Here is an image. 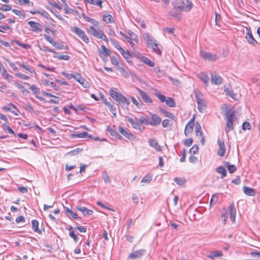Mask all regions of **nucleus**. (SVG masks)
<instances>
[{
	"instance_id": "nucleus-16",
	"label": "nucleus",
	"mask_w": 260,
	"mask_h": 260,
	"mask_svg": "<svg viewBox=\"0 0 260 260\" xmlns=\"http://www.w3.org/2000/svg\"><path fill=\"white\" fill-rule=\"evenodd\" d=\"M77 81L80 83L82 86L85 88H88L89 86V83L86 81L84 78H83L81 75L79 73H75V78Z\"/></svg>"
},
{
	"instance_id": "nucleus-54",
	"label": "nucleus",
	"mask_w": 260,
	"mask_h": 260,
	"mask_svg": "<svg viewBox=\"0 0 260 260\" xmlns=\"http://www.w3.org/2000/svg\"><path fill=\"white\" fill-rule=\"evenodd\" d=\"M110 41L111 42L112 45H113V46L116 48L118 50L119 49V47H121L119 43H118V42H117L116 40L112 39V38H110Z\"/></svg>"
},
{
	"instance_id": "nucleus-44",
	"label": "nucleus",
	"mask_w": 260,
	"mask_h": 260,
	"mask_svg": "<svg viewBox=\"0 0 260 260\" xmlns=\"http://www.w3.org/2000/svg\"><path fill=\"white\" fill-rule=\"evenodd\" d=\"M102 177L105 182L110 183L111 179L106 171L103 172Z\"/></svg>"
},
{
	"instance_id": "nucleus-30",
	"label": "nucleus",
	"mask_w": 260,
	"mask_h": 260,
	"mask_svg": "<svg viewBox=\"0 0 260 260\" xmlns=\"http://www.w3.org/2000/svg\"><path fill=\"white\" fill-rule=\"evenodd\" d=\"M160 112L164 114V115L168 118L172 119L174 120H175L176 117L174 116V115L171 112L167 111L166 110L164 109L160 108Z\"/></svg>"
},
{
	"instance_id": "nucleus-13",
	"label": "nucleus",
	"mask_w": 260,
	"mask_h": 260,
	"mask_svg": "<svg viewBox=\"0 0 260 260\" xmlns=\"http://www.w3.org/2000/svg\"><path fill=\"white\" fill-rule=\"evenodd\" d=\"M137 90L145 103H151L152 102L151 98L149 96L147 92L138 88H137Z\"/></svg>"
},
{
	"instance_id": "nucleus-15",
	"label": "nucleus",
	"mask_w": 260,
	"mask_h": 260,
	"mask_svg": "<svg viewBox=\"0 0 260 260\" xmlns=\"http://www.w3.org/2000/svg\"><path fill=\"white\" fill-rule=\"evenodd\" d=\"M217 143L219 147V149L217 151V154L221 157H223L225 152V147L224 142L219 139L217 140Z\"/></svg>"
},
{
	"instance_id": "nucleus-58",
	"label": "nucleus",
	"mask_w": 260,
	"mask_h": 260,
	"mask_svg": "<svg viewBox=\"0 0 260 260\" xmlns=\"http://www.w3.org/2000/svg\"><path fill=\"white\" fill-rule=\"evenodd\" d=\"M172 125L169 119H165L162 121V126L164 127H168Z\"/></svg>"
},
{
	"instance_id": "nucleus-49",
	"label": "nucleus",
	"mask_w": 260,
	"mask_h": 260,
	"mask_svg": "<svg viewBox=\"0 0 260 260\" xmlns=\"http://www.w3.org/2000/svg\"><path fill=\"white\" fill-rule=\"evenodd\" d=\"M217 200H218V194L217 193L214 194L211 199L210 205H214L217 201Z\"/></svg>"
},
{
	"instance_id": "nucleus-22",
	"label": "nucleus",
	"mask_w": 260,
	"mask_h": 260,
	"mask_svg": "<svg viewBox=\"0 0 260 260\" xmlns=\"http://www.w3.org/2000/svg\"><path fill=\"white\" fill-rule=\"evenodd\" d=\"M72 138H92V136L88 134V133L86 132H83L78 134H72L71 136Z\"/></svg>"
},
{
	"instance_id": "nucleus-21",
	"label": "nucleus",
	"mask_w": 260,
	"mask_h": 260,
	"mask_svg": "<svg viewBox=\"0 0 260 260\" xmlns=\"http://www.w3.org/2000/svg\"><path fill=\"white\" fill-rule=\"evenodd\" d=\"M161 121V119L160 117L156 114H152L151 117V121H150V124L153 126H156L159 125Z\"/></svg>"
},
{
	"instance_id": "nucleus-42",
	"label": "nucleus",
	"mask_w": 260,
	"mask_h": 260,
	"mask_svg": "<svg viewBox=\"0 0 260 260\" xmlns=\"http://www.w3.org/2000/svg\"><path fill=\"white\" fill-rule=\"evenodd\" d=\"M166 103V104L170 107H175L176 106L175 102L173 98H168Z\"/></svg>"
},
{
	"instance_id": "nucleus-39",
	"label": "nucleus",
	"mask_w": 260,
	"mask_h": 260,
	"mask_svg": "<svg viewBox=\"0 0 260 260\" xmlns=\"http://www.w3.org/2000/svg\"><path fill=\"white\" fill-rule=\"evenodd\" d=\"M43 30V26L34 21V31L41 32Z\"/></svg>"
},
{
	"instance_id": "nucleus-24",
	"label": "nucleus",
	"mask_w": 260,
	"mask_h": 260,
	"mask_svg": "<svg viewBox=\"0 0 260 260\" xmlns=\"http://www.w3.org/2000/svg\"><path fill=\"white\" fill-rule=\"evenodd\" d=\"M76 209L77 210L81 211L85 216L92 215L93 213L92 210L88 209L85 207H77Z\"/></svg>"
},
{
	"instance_id": "nucleus-51",
	"label": "nucleus",
	"mask_w": 260,
	"mask_h": 260,
	"mask_svg": "<svg viewBox=\"0 0 260 260\" xmlns=\"http://www.w3.org/2000/svg\"><path fill=\"white\" fill-rule=\"evenodd\" d=\"M151 180L152 177L148 175H146L143 178L141 182L149 183L151 181Z\"/></svg>"
},
{
	"instance_id": "nucleus-34",
	"label": "nucleus",
	"mask_w": 260,
	"mask_h": 260,
	"mask_svg": "<svg viewBox=\"0 0 260 260\" xmlns=\"http://www.w3.org/2000/svg\"><path fill=\"white\" fill-rule=\"evenodd\" d=\"M108 131H109L110 135L115 137L116 139H119L120 138H121V136L118 134V133L116 131L111 128H108Z\"/></svg>"
},
{
	"instance_id": "nucleus-3",
	"label": "nucleus",
	"mask_w": 260,
	"mask_h": 260,
	"mask_svg": "<svg viewBox=\"0 0 260 260\" xmlns=\"http://www.w3.org/2000/svg\"><path fill=\"white\" fill-rule=\"evenodd\" d=\"M192 7V3L189 0H176L174 5L175 9L186 12L190 11Z\"/></svg>"
},
{
	"instance_id": "nucleus-47",
	"label": "nucleus",
	"mask_w": 260,
	"mask_h": 260,
	"mask_svg": "<svg viewBox=\"0 0 260 260\" xmlns=\"http://www.w3.org/2000/svg\"><path fill=\"white\" fill-rule=\"evenodd\" d=\"M199 147L198 145H193L189 150V153L193 154H196L198 152Z\"/></svg>"
},
{
	"instance_id": "nucleus-64",
	"label": "nucleus",
	"mask_w": 260,
	"mask_h": 260,
	"mask_svg": "<svg viewBox=\"0 0 260 260\" xmlns=\"http://www.w3.org/2000/svg\"><path fill=\"white\" fill-rule=\"evenodd\" d=\"M189 160L190 162L194 164L198 161V159L197 157L193 155H190L189 157Z\"/></svg>"
},
{
	"instance_id": "nucleus-4",
	"label": "nucleus",
	"mask_w": 260,
	"mask_h": 260,
	"mask_svg": "<svg viewBox=\"0 0 260 260\" xmlns=\"http://www.w3.org/2000/svg\"><path fill=\"white\" fill-rule=\"evenodd\" d=\"M196 101L198 104V109L200 112H204L206 107V102L204 100V95L198 90L194 91Z\"/></svg>"
},
{
	"instance_id": "nucleus-2",
	"label": "nucleus",
	"mask_w": 260,
	"mask_h": 260,
	"mask_svg": "<svg viewBox=\"0 0 260 260\" xmlns=\"http://www.w3.org/2000/svg\"><path fill=\"white\" fill-rule=\"evenodd\" d=\"M110 94L112 98L119 104L122 103L128 105L130 104V102L128 99L122 95L120 92H118L117 88H112L110 91Z\"/></svg>"
},
{
	"instance_id": "nucleus-6",
	"label": "nucleus",
	"mask_w": 260,
	"mask_h": 260,
	"mask_svg": "<svg viewBox=\"0 0 260 260\" xmlns=\"http://www.w3.org/2000/svg\"><path fill=\"white\" fill-rule=\"evenodd\" d=\"M71 30L79 37H80L84 42L86 43L89 42V38L82 29L78 27L74 26L72 27Z\"/></svg>"
},
{
	"instance_id": "nucleus-53",
	"label": "nucleus",
	"mask_w": 260,
	"mask_h": 260,
	"mask_svg": "<svg viewBox=\"0 0 260 260\" xmlns=\"http://www.w3.org/2000/svg\"><path fill=\"white\" fill-rule=\"evenodd\" d=\"M251 126L249 122L245 121V122H243V123L242 124V129L243 130H244V131H245L246 129L250 130V129H251Z\"/></svg>"
},
{
	"instance_id": "nucleus-32",
	"label": "nucleus",
	"mask_w": 260,
	"mask_h": 260,
	"mask_svg": "<svg viewBox=\"0 0 260 260\" xmlns=\"http://www.w3.org/2000/svg\"><path fill=\"white\" fill-rule=\"evenodd\" d=\"M216 171L221 175V178H223L226 176V171L225 169L222 167L220 166L216 168Z\"/></svg>"
},
{
	"instance_id": "nucleus-27",
	"label": "nucleus",
	"mask_w": 260,
	"mask_h": 260,
	"mask_svg": "<svg viewBox=\"0 0 260 260\" xmlns=\"http://www.w3.org/2000/svg\"><path fill=\"white\" fill-rule=\"evenodd\" d=\"M126 119L127 121L132 125L133 128L137 129H141L140 125L137 121H136L133 118L129 117H127Z\"/></svg>"
},
{
	"instance_id": "nucleus-56",
	"label": "nucleus",
	"mask_w": 260,
	"mask_h": 260,
	"mask_svg": "<svg viewBox=\"0 0 260 260\" xmlns=\"http://www.w3.org/2000/svg\"><path fill=\"white\" fill-rule=\"evenodd\" d=\"M61 74L69 80L72 78H75V73L72 74H67L64 72H62Z\"/></svg>"
},
{
	"instance_id": "nucleus-55",
	"label": "nucleus",
	"mask_w": 260,
	"mask_h": 260,
	"mask_svg": "<svg viewBox=\"0 0 260 260\" xmlns=\"http://www.w3.org/2000/svg\"><path fill=\"white\" fill-rule=\"evenodd\" d=\"M85 20L89 22H91L93 25L97 26L99 24L98 21H96L93 18H90V17H86L85 18Z\"/></svg>"
},
{
	"instance_id": "nucleus-12",
	"label": "nucleus",
	"mask_w": 260,
	"mask_h": 260,
	"mask_svg": "<svg viewBox=\"0 0 260 260\" xmlns=\"http://www.w3.org/2000/svg\"><path fill=\"white\" fill-rule=\"evenodd\" d=\"M228 211L230 215V219L233 223H235V218L236 215V209L234 203L230 204L228 207Z\"/></svg>"
},
{
	"instance_id": "nucleus-45",
	"label": "nucleus",
	"mask_w": 260,
	"mask_h": 260,
	"mask_svg": "<svg viewBox=\"0 0 260 260\" xmlns=\"http://www.w3.org/2000/svg\"><path fill=\"white\" fill-rule=\"evenodd\" d=\"M118 70L120 71L121 74L125 77V78H129V73L126 71V70L123 68V67H119L118 68Z\"/></svg>"
},
{
	"instance_id": "nucleus-19",
	"label": "nucleus",
	"mask_w": 260,
	"mask_h": 260,
	"mask_svg": "<svg viewBox=\"0 0 260 260\" xmlns=\"http://www.w3.org/2000/svg\"><path fill=\"white\" fill-rule=\"evenodd\" d=\"M247 32L246 35V38L248 42L252 44L253 46H255L257 44V42L253 38L250 29L248 28H246Z\"/></svg>"
},
{
	"instance_id": "nucleus-8",
	"label": "nucleus",
	"mask_w": 260,
	"mask_h": 260,
	"mask_svg": "<svg viewBox=\"0 0 260 260\" xmlns=\"http://www.w3.org/2000/svg\"><path fill=\"white\" fill-rule=\"evenodd\" d=\"M211 82L213 84L220 85L222 83V78L216 72L210 73Z\"/></svg>"
},
{
	"instance_id": "nucleus-52",
	"label": "nucleus",
	"mask_w": 260,
	"mask_h": 260,
	"mask_svg": "<svg viewBox=\"0 0 260 260\" xmlns=\"http://www.w3.org/2000/svg\"><path fill=\"white\" fill-rule=\"evenodd\" d=\"M125 56H123V57L127 60V61L130 63L132 64L133 63V61L129 60V58L132 56L130 52L129 51H126V53L124 54Z\"/></svg>"
},
{
	"instance_id": "nucleus-57",
	"label": "nucleus",
	"mask_w": 260,
	"mask_h": 260,
	"mask_svg": "<svg viewBox=\"0 0 260 260\" xmlns=\"http://www.w3.org/2000/svg\"><path fill=\"white\" fill-rule=\"evenodd\" d=\"M110 60L112 64L117 66L119 64V61L114 56H112L110 57Z\"/></svg>"
},
{
	"instance_id": "nucleus-61",
	"label": "nucleus",
	"mask_w": 260,
	"mask_h": 260,
	"mask_svg": "<svg viewBox=\"0 0 260 260\" xmlns=\"http://www.w3.org/2000/svg\"><path fill=\"white\" fill-rule=\"evenodd\" d=\"M140 122L144 124L145 125H148L150 124V121H148V119L146 118H145L144 117H141L140 118Z\"/></svg>"
},
{
	"instance_id": "nucleus-25",
	"label": "nucleus",
	"mask_w": 260,
	"mask_h": 260,
	"mask_svg": "<svg viewBox=\"0 0 260 260\" xmlns=\"http://www.w3.org/2000/svg\"><path fill=\"white\" fill-rule=\"evenodd\" d=\"M149 144L150 146L155 148L158 151L161 150V147L159 145L157 141L154 139L149 140Z\"/></svg>"
},
{
	"instance_id": "nucleus-23",
	"label": "nucleus",
	"mask_w": 260,
	"mask_h": 260,
	"mask_svg": "<svg viewBox=\"0 0 260 260\" xmlns=\"http://www.w3.org/2000/svg\"><path fill=\"white\" fill-rule=\"evenodd\" d=\"M243 191L245 194L249 196H254L256 193L255 189L246 186L243 187Z\"/></svg>"
},
{
	"instance_id": "nucleus-10",
	"label": "nucleus",
	"mask_w": 260,
	"mask_h": 260,
	"mask_svg": "<svg viewBox=\"0 0 260 260\" xmlns=\"http://www.w3.org/2000/svg\"><path fill=\"white\" fill-rule=\"evenodd\" d=\"M146 253V250L145 249H140L132 252L128 255L129 258L135 259L136 258H141L143 255Z\"/></svg>"
},
{
	"instance_id": "nucleus-62",
	"label": "nucleus",
	"mask_w": 260,
	"mask_h": 260,
	"mask_svg": "<svg viewBox=\"0 0 260 260\" xmlns=\"http://www.w3.org/2000/svg\"><path fill=\"white\" fill-rule=\"evenodd\" d=\"M174 181L179 185H182L184 183V180L181 178L176 177L174 179Z\"/></svg>"
},
{
	"instance_id": "nucleus-18",
	"label": "nucleus",
	"mask_w": 260,
	"mask_h": 260,
	"mask_svg": "<svg viewBox=\"0 0 260 260\" xmlns=\"http://www.w3.org/2000/svg\"><path fill=\"white\" fill-rule=\"evenodd\" d=\"M118 129L119 132L124 136L125 137H126L127 139L132 140H134L135 138V136L131 132L126 131L125 129L122 126H119Z\"/></svg>"
},
{
	"instance_id": "nucleus-38",
	"label": "nucleus",
	"mask_w": 260,
	"mask_h": 260,
	"mask_svg": "<svg viewBox=\"0 0 260 260\" xmlns=\"http://www.w3.org/2000/svg\"><path fill=\"white\" fill-rule=\"evenodd\" d=\"M48 3L50 6L53 8H56L59 11H61L62 10V7L59 5V3H56L54 1H51L49 2Z\"/></svg>"
},
{
	"instance_id": "nucleus-29",
	"label": "nucleus",
	"mask_w": 260,
	"mask_h": 260,
	"mask_svg": "<svg viewBox=\"0 0 260 260\" xmlns=\"http://www.w3.org/2000/svg\"><path fill=\"white\" fill-rule=\"evenodd\" d=\"M34 231L40 235L42 234V232H45L44 229L39 228V222L37 220H34Z\"/></svg>"
},
{
	"instance_id": "nucleus-37",
	"label": "nucleus",
	"mask_w": 260,
	"mask_h": 260,
	"mask_svg": "<svg viewBox=\"0 0 260 260\" xmlns=\"http://www.w3.org/2000/svg\"><path fill=\"white\" fill-rule=\"evenodd\" d=\"M195 132L197 136H202V134H203L202 131L201 126L198 122H196L195 123Z\"/></svg>"
},
{
	"instance_id": "nucleus-41",
	"label": "nucleus",
	"mask_w": 260,
	"mask_h": 260,
	"mask_svg": "<svg viewBox=\"0 0 260 260\" xmlns=\"http://www.w3.org/2000/svg\"><path fill=\"white\" fill-rule=\"evenodd\" d=\"M56 54H54V57L55 58H58L59 60H68L70 59V56L67 55H56Z\"/></svg>"
},
{
	"instance_id": "nucleus-40",
	"label": "nucleus",
	"mask_w": 260,
	"mask_h": 260,
	"mask_svg": "<svg viewBox=\"0 0 260 260\" xmlns=\"http://www.w3.org/2000/svg\"><path fill=\"white\" fill-rule=\"evenodd\" d=\"M83 151V149L82 148H77L75 149L70 152H69L67 154H69L70 155H75L78 154V153L81 152Z\"/></svg>"
},
{
	"instance_id": "nucleus-9",
	"label": "nucleus",
	"mask_w": 260,
	"mask_h": 260,
	"mask_svg": "<svg viewBox=\"0 0 260 260\" xmlns=\"http://www.w3.org/2000/svg\"><path fill=\"white\" fill-rule=\"evenodd\" d=\"M194 116H193V117L188 122L185 126L184 134L186 136H187L189 134L192 133L194 124Z\"/></svg>"
},
{
	"instance_id": "nucleus-14",
	"label": "nucleus",
	"mask_w": 260,
	"mask_h": 260,
	"mask_svg": "<svg viewBox=\"0 0 260 260\" xmlns=\"http://www.w3.org/2000/svg\"><path fill=\"white\" fill-rule=\"evenodd\" d=\"M144 38L146 41L147 46L149 48H151L154 44L156 43V40L148 33L144 35Z\"/></svg>"
},
{
	"instance_id": "nucleus-28",
	"label": "nucleus",
	"mask_w": 260,
	"mask_h": 260,
	"mask_svg": "<svg viewBox=\"0 0 260 260\" xmlns=\"http://www.w3.org/2000/svg\"><path fill=\"white\" fill-rule=\"evenodd\" d=\"M140 60L143 63L146 64L147 65L149 66L150 67H153L155 66V63L153 61H152L151 60H150V59L145 56H141Z\"/></svg>"
},
{
	"instance_id": "nucleus-48",
	"label": "nucleus",
	"mask_w": 260,
	"mask_h": 260,
	"mask_svg": "<svg viewBox=\"0 0 260 260\" xmlns=\"http://www.w3.org/2000/svg\"><path fill=\"white\" fill-rule=\"evenodd\" d=\"M112 17L111 15H104L103 16V21L106 23H109L112 21Z\"/></svg>"
},
{
	"instance_id": "nucleus-33",
	"label": "nucleus",
	"mask_w": 260,
	"mask_h": 260,
	"mask_svg": "<svg viewBox=\"0 0 260 260\" xmlns=\"http://www.w3.org/2000/svg\"><path fill=\"white\" fill-rule=\"evenodd\" d=\"M101 47L103 51V52H101L100 53H99V55L101 58H103L104 53L105 54V56H108L110 55L111 51L109 49L107 48L105 45H102Z\"/></svg>"
},
{
	"instance_id": "nucleus-60",
	"label": "nucleus",
	"mask_w": 260,
	"mask_h": 260,
	"mask_svg": "<svg viewBox=\"0 0 260 260\" xmlns=\"http://www.w3.org/2000/svg\"><path fill=\"white\" fill-rule=\"evenodd\" d=\"M64 13L67 14H70L74 13V10L69 7V6H66L64 9Z\"/></svg>"
},
{
	"instance_id": "nucleus-63",
	"label": "nucleus",
	"mask_w": 260,
	"mask_h": 260,
	"mask_svg": "<svg viewBox=\"0 0 260 260\" xmlns=\"http://www.w3.org/2000/svg\"><path fill=\"white\" fill-rule=\"evenodd\" d=\"M193 140L191 138L186 139L184 141V144L186 146H190L192 143Z\"/></svg>"
},
{
	"instance_id": "nucleus-59",
	"label": "nucleus",
	"mask_w": 260,
	"mask_h": 260,
	"mask_svg": "<svg viewBox=\"0 0 260 260\" xmlns=\"http://www.w3.org/2000/svg\"><path fill=\"white\" fill-rule=\"evenodd\" d=\"M228 169L230 173H233L236 171L237 168L235 165H231L228 166Z\"/></svg>"
},
{
	"instance_id": "nucleus-5",
	"label": "nucleus",
	"mask_w": 260,
	"mask_h": 260,
	"mask_svg": "<svg viewBox=\"0 0 260 260\" xmlns=\"http://www.w3.org/2000/svg\"><path fill=\"white\" fill-rule=\"evenodd\" d=\"M87 32L96 38L102 39L106 43L108 41L107 37L103 31L100 30L99 28H96L93 26H90L87 29Z\"/></svg>"
},
{
	"instance_id": "nucleus-36",
	"label": "nucleus",
	"mask_w": 260,
	"mask_h": 260,
	"mask_svg": "<svg viewBox=\"0 0 260 260\" xmlns=\"http://www.w3.org/2000/svg\"><path fill=\"white\" fill-rule=\"evenodd\" d=\"M86 2L90 4L96 5L102 8V2L104 0H86Z\"/></svg>"
},
{
	"instance_id": "nucleus-26",
	"label": "nucleus",
	"mask_w": 260,
	"mask_h": 260,
	"mask_svg": "<svg viewBox=\"0 0 260 260\" xmlns=\"http://www.w3.org/2000/svg\"><path fill=\"white\" fill-rule=\"evenodd\" d=\"M64 208L69 218L72 217L75 219H77L79 218L76 213L73 212L72 210H70L69 208L64 207Z\"/></svg>"
},
{
	"instance_id": "nucleus-17",
	"label": "nucleus",
	"mask_w": 260,
	"mask_h": 260,
	"mask_svg": "<svg viewBox=\"0 0 260 260\" xmlns=\"http://www.w3.org/2000/svg\"><path fill=\"white\" fill-rule=\"evenodd\" d=\"M0 72L2 74L3 78L8 81L12 80L13 77L7 73L6 69L4 65L0 62Z\"/></svg>"
},
{
	"instance_id": "nucleus-20",
	"label": "nucleus",
	"mask_w": 260,
	"mask_h": 260,
	"mask_svg": "<svg viewBox=\"0 0 260 260\" xmlns=\"http://www.w3.org/2000/svg\"><path fill=\"white\" fill-rule=\"evenodd\" d=\"M198 77L205 84L206 87L208 86L209 78L208 77L207 73L204 72H201L199 74H198Z\"/></svg>"
},
{
	"instance_id": "nucleus-46",
	"label": "nucleus",
	"mask_w": 260,
	"mask_h": 260,
	"mask_svg": "<svg viewBox=\"0 0 260 260\" xmlns=\"http://www.w3.org/2000/svg\"><path fill=\"white\" fill-rule=\"evenodd\" d=\"M156 96L160 100L161 102H165L166 101V97L165 95L160 94L159 91L156 90Z\"/></svg>"
},
{
	"instance_id": "nucleus-31",
	"label": "nucleus",
	"mask_w": 260,
	"mask_h": 260,
	"mask_svg": "<svg viewBox=\"0 0 260 260\" xmlns=\"http://www.w3.org/2000/svg\"><path fill=\"white\" fill-rule=\"evenodd\" d=\"M222 256V253L220 251H212L210 252V254L208 255V257L210 258H213L216 257H220Z\"/></svg>"
},
{
	"instance_id": "nucleus-11",
	"label": "nucleus",
	"mask_w": 260,
	"mask_h": 260,
	"mask_svg": "<svg viewBox=\"0 0 260 260\" xmlns=\"http://www.w3.org/2000/svg\"><path fill=\"white\" fill-rule=\"evenodd\" d=\"M200 55L204 59L208 60L210 61H215L217 59V57L216 55L204 51L200 52Z\"/></svg>"
},
{
	"instance_id": "nucleus-50",
	"label": "nucleus",
	"mask_w": 260,
	"mask_h": 260,
	"mask_svg": "<svg viewBox=\"0 0 260 260\" xmlns=\"http://www.w3.org/2000/svg\"><path fill=\"white\" fill-rule=\"evenodd\" d=\"M14 84L16 85V87H17L19 89H20L23 93L28 92V91L24 88V87L22 85L18 83L17 82H15Z\"/></svg>"
},
{
	"instance_id": "nucleus-1",
	"label": "nucleus",
	"mask_w": 260,
	"mask_h": 260,
	"mask_svg": "<svg viewBox=\"0 0 260 260\" xmlns=\"http://www.w3.org/2000/svg\"><path fill=\"white\" fill-rule=\"evenodd\" d=\"M235 115V111L232 109H228L225 112L224 117L226 119L225 132L226 133L231 132L234 128L233 121Z\"/></svg>"
},
{
	"instance_id": "nucleus-43",
	"label": "nucleus",
	"mask_w": 260,
	"mask_h": 260,
	"mask_svg": "<svg viewBox=\"0 0 260 260\" xmlns=\"http://www.w3.org/2000/svg\"><path fill=\"white\" fill-rule=\"evenodd\" d=\"M151 48L155 53L159 55L161 54V51L160 49L159 48L158 45L157 43L156 44H154L153 46L151 47Z\"/></svg>"
},
{
	"instance_id": "nucleus-7",
	"label": "nucleus",
	"mask_w": 260,
	"mask_h": 260,
	"mask_svg": "<svg viewBox=\"0 0 260 260\" xmlns=\"http://www.w3.org/2000/svg\"><path fill=\"white\" fill-rule=\"evenodd\" d=\"M44 38L57 49L61 50L67 49V47L66 46L55 42L50 36L44 35Z\"/></svg>"
},
{
	"instance_id": "nucleus-35",
	"label": "nucleus",
	"mask_w": 260,
	"mask_h": 260,
	"mask_svg": "<svg viewBox=\"0 0 260 260\" xmlns=\"http://www.w3.org/2000/svg\"><path fill=\"white\" fill-rule=\"evenodd\" d=\"M39 90L38 88L34 85V93L35 94L36 97L41 101L44 100L43 95H42V93H40L38 91Z\"/></svg>"
}]
</instances>
